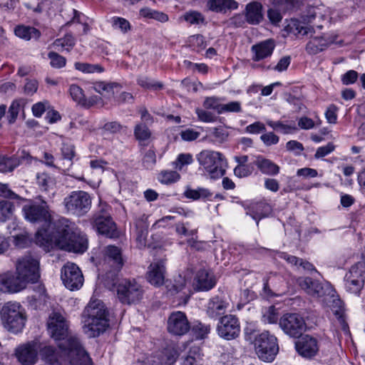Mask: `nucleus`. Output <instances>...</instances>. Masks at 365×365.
<instances>
[{"label":"nucleus","mask_w":365,"mask_h":365,"mask_svg":"<svg viewBox=\"0 0 365 365\" xmlns=\"http://www.w3.org/2000/svg\"><path fill=\"white\" fill-rule=\"evenodd\" d=\"M53 231H38L36 233V243L40 246L54 244L60 249L83 252L88 247L86 236L73 231V225L66 218L62 217L53 225Z\"/></svg>","instance_id":"f257e3e1"},{"label":"nucleus","mask_w":365,"mask_h":365,"mask_svg":"<svg viewBox=\"0 0 365 365\" xmlns=\"http://www.w3.org/2000/svg\"><path fill=\"white\" fill-rule=\"evenodd\" d=\"M297 282L307 294L314 298L324 297L325 302H331L329 307L335 315L339 326L345 333L349 332V326L344 317L343 302L336 296V291L329 282H320L309 277H299Z\"/></svg>","instance_id":"f03ea898"},{"label":"nucleus","mask_w":365,"mask_h":365,"mask_svg":"<svg viewBox=\"0 0 365 365\" xmlns=\"http://www.w3.org/2000/svg\"><path fill=\"white\" fill-rule=\"evenodd\" d=\"M83 331L89 338L97 337L109 326L108 311L99 299L90 301L82 314Z\"/></svg>","instance_id":"7ed1b4c3"},{"label":"nucleus","mask_w":365,"mask_h":365,"mask_svg":"<svg viewBox=\"0 0 365 365\" xmlns=\"http://www.w3.org/2000/svg\"><path fill=\"white\" fill-rule=\"evenodd\" d=\"M112 278L109 279L108 274L105 280V286L110 290L116 287L118 298L123 304H130L139 302L143 297L141 286L135 281L123 279L118 283L117 275L111 274Z\"/></svg>","instance_id":"20e7f679"},{"label":"nucleus","mask_w":365,"mask_h":365,"mask_svg":"<svg viewBox=\"0 0 365 365\" xmlns=\"http://www.w3.org/2000/svg\"><path fill=\"white\" fill-rule=\"evenodd\" d=\"M200 169L212 179L222 177L226 172L227 162L225 157L220 152L204 150L197 155Z\"/></svg>","instance_id":"39448f33"},{"label":"nucleus","mask_w":365,"mask_h":365,"mask_svg":"<svg viewBox=\"0 0 365 365\" xmlns=\"http://www.w3.org/2000/svg\"><path fill=\"white\" fill-rule=\"evenodd\" d=\"M0 317L4 327L15 334L22 331L26 322V311L18 302L6 303L1 309Z\"/></svg>","instance_id":"423d86ee"},{"label":"nucleus","mask_w":365,"mask_h":365,"mask_svg":"<svg viewBox=\"0 0 365 365\" xmlns=\"http://www.w3.org/2000/svg\"><path fill=\"white\" fill-rule=\"evenodd\" d=\"M22 211L25 219L28 221L33 223L43 222L48 226V229H41L37 232L38 231L43 232L44 230H47L48 232L53 231V222L51 223V215L46 201L42 200L40 204L31 202L25 205L22 208Z\"/></svg>","instance_id":"0eeeda50"},{"label":"nucleus","mask_w":365,"mask_h":365,"mask_svg":"<svg viewBox=\"0 0 365 365\" xmlns=\"http://www.w3.org/2000/svg\"><path fill=\"white\" fill-rule=\"evenodd\" d=\"M109 210V205L101 202L99 210L93 214L91 219V223L98 233L113 238L118 236V232L116 225L110 217Z\"/></svg>","instance_id":"6e6552de"},{"label":"nucleus","mask_w":365,"mask_h":365,"mask_svg":"<svg viewBox=\"0 0 365 365\" xmlns=\"http://www.w3.org/2000/svg\"><path fill=\"white\" fill-rule=\"evenodd\" d=\"M66 343L59 344L63 354L66 356L65 361L68 365H92L91 359L82 347L78 338H70Z\"/></svg>","instance_id":"1a4fd4ad"},{"label":"nucleus","mask_w":365,"mask_h":365,"mask_svg":"<svg viewBox=\"0 0 365 365\" xmlns=\"http://www.w3.org/2000/svg\"><path fill=\"white\" fill-rule=\"evenodd\" d=\"M67 212L81 217L86 214L91 207V198L86 192L73 191L63 200Z\"/></svg>","instance_id":"9d476101"},{"label":"nucleus","mask_w":365,"mask_h":365,"mask_svg":"<svg viewBox=\"0 0 365 365\" xmlns=\"http://www.w3.org/2000/svg\"><path fill=\"white\" fill-rule=\"evenodd\" d=\"M255 347L258 357L264 361L274 360L279 351L277 339L267 331L255 338Z\"/></svg>","instance_id":"9b49d317"},{"label":"nucleus","mask_w":365,"mask_h":365,"mask_svg":"<svg viewBox=\"0 0 365 365\" xmlns=\"http://www.w3.org/2000/svg\"><path fill=\"white\" fill-rule=\"evenodd\" d=\"M48 331L51 336L58 341V346L61 343H66L70 338H76L70 336L68 333V324L66 318L58 312H53L47 322Z\"/></svg>","instance_id":"f8f14e48"},{"label":"nucleus","mask_w":365,"mask_h":365,"mask_svg":"<svg viewBox=\"0 0 365 365\" xmlns=\"http://www.w3.org/2000/svg\"><path fill=\"white\" fill-rule=\"evenodd\" d=\"M347 292L359 295L365 284V262H359L352 265L344 277Z\"/></svg>","instance_id":"ddd939ff"},{"label":"nucleus","mask_w":365,"mask_h":365,"mask_svg":"<svg viewBox=\"0 0 365 365\" xmlns=\"http://www.w3.org/2000/svg\"><path fill=\"white\" fill-rule=\"evenodd\" d=\"M279 327L290 337H299L307 329L304 318L297 313H287L279 319Z\"/></svg>","instance_id":"4468645a"},{"label":"nucleus","mask_w":365,"mask_h":365,"mask_svg":"<svg viewBox=\"0 0 365 365\" xmlns=\"http://www.w3.org/2000/svg\"><path fill=\"white\" fill-rule=\"evenodd\" d=\"M16 274L29 283H35L40 278L39 262L31 255L19 258L16 263Z\"/></svg>","instance_id":"2eb2a0df"},{"label":"nucleus","mask_w":365,"mask_h":365,"mask_svg":"<svg viewBox=\"0 0 365 365\" xmlns=\"http://www.w3.org/2000/svg\"><path fill=\"white\" fill-rule=\"evenodd\" d=\"M40 342L33 340L20 344L15 349V356L22 365H34L38 360Z\"/></svg>","instance_id":"dca6fc26"},{"label":"nucleus","mask_w":365,"mask_h":365,"mask_svg":"<svg viewBox=\"0 0 365 365\" xmlns=\"http://www.w3.org/2000/svg\"><path fill=\"white\" fill-rule=\"evenodd\" d=\"M61 279L69 289H78L83 284V276L79 267L74 263H67L61 269Z\"/></svg>","instance_id":"f3484780"},{"label":"nucleus","mask_w":365,"mask_h":365,"mask_svg":"<svg viewBox=\"0 0 365 365\" xmlns=\"http://www.w3.org/2000/svg\"><path fill=\"white\" fill-rule=\"evenodd\" d=\"M217 333L220 337L231 340L238 336L240 326L238 319L232 314H227L220 318L217 325Z\"/></svg>","instance_id":"a211bd4d"},{"label":"nucleus","mask_w":365,"mask_h":365,"mask_svg":"<svg viewBox=\"0 0 365 365\" xmlns=\"http://www.w3.org/2000/svg\"><path fill=\"white\" fill-rule=\"evenodd\" d=\"M297 353L304 359H314L319 351L318 340L310 335H304L295 344Z\"/></svg>","instance_id":"6ab92c4d"},{"label":"nucleus","mask_w":365,"mask_h":365,"mask_svg":"<svg viewBox=\"0 0 365 365\" xmlns=\"http://www.w3.org/2000/svg\"><path fill=\"white\" fill-rule=\"evenodd\" d=\"M190 329V323L184 312L178 311L170 314L168 319V331L170 334L182 336Z\"/></svg>","instance_id":"aec40b11"},{"label":"nucleus","mask_w":365,"mask_h":365,"mask_svg":"<svg viewBox=\"0 0 365 365\" xmlns=\"http://www.w3.org/2000/svg\"><path fill=\"white\" fill-rule=\"evenodd\" d=\"M103 253V264L110 267L113 270V272L108 273L109 277L112 278L111 274H115V272H118L123 265L120 250L118 247L108 245L104 248Z\"/></svg>","instance_id":"412c9836"},{"label":"nucleus","mask_w":365,"mask_h":365,"mask_svg":"<svg viewBox=\"0 0 365 365\" xmlns=\"http://www.w3.org/2000/svg\"><path fill=\"white\" fill-rule=\"evenodd\" d=\"M165 267L163 261L151 263L148 267L147 279L153 285L161 286L165 281Z\"/></svg>","instance_id":"4be33fe9"},{"label":"nucleus","mask_w":365,"mask_h":365,"mask_svg":"<svg viewBox=\"0 0 365 365\" xmlns=\"http://www.w3.org/2000/svg\"><path fill=\"white\" fill-rule=\"evenodd\" d=\"M195 281V287L198 291H208L216 284L213 273L205 269H201L197 272Z\"/></svg>","instance_id":"5701e85b"},{"label":"nucleus","mask_w":365,"mask_h":365,"mask_svg":"<svg viewBox=\"0 0 365 365\" xmlns=\"http://www.w3.org/2000/svg\"><path fill=\"white\" fill-rule=\"evenodd\" d=\"M245 209L247 214L257 220V225L260 219L269 216L272 211V207L265 202H251Z\"/></svg>","instance_id":"b1692460"},{"label":"nucleus","mask_w":365,"mask_h":365,"mask_svg":"<svg viewBox=\"0 0 365 365\" xmlns=\"http://www.w3.org/2000/svg\"><path fill=\"white\" fill-rule=\"evenodd\" d=\"M1 284L9 292H18L26 288L29 282L18 274H7L1 279Z\"/></svg>","instance_id":"393cba45"},{"label":"nucleus","mask_w":365,"mask_h":365,"mask_svg":"<svg viewBox=\"0 0 365 365\" xmlns=\"http://www.w3.org/2000/svg\"><path fill=\"white\" fill-rule=\"evenodd\" d=\"M275 43L272 39L262 41L252 46L251 51L253 53L252 60L259 61L268 56H270L274 49Z\"/></svg>","instance_id":"a878e982"},{"label":"nucleus","mask_w":365,"mask_h":365,"mask_svg":"<svg viewBox=\"0 0 365 365\" xmlns=\"http://www.w3.org/2000/svg\"><path fill=\"white\" fill-rule=\"evenodd\" d=\"M246 21L252 25L259 24L263 19L262 5L261 3L253 1L247 4L245 10Z\"/></svg>","instance_id":"bb28decb"},{"label":"nucleus","mask_w":365,"mask_h":365,"mask_svg":"<svg viewBox=\"0 0 365 365\" xmlns=\"http://www.w3.org/2000/svg\"><path fill=\"white\" fill-rule=\"evenodd\" d=\"M58 348L61 350V354H59L53 346H40V348L38 349V352L41 359L51 365H55L56 364H58L60 362V360L65 361L66 356H64L62 349L60 347Z\"/></svg>","instance_id":"cd10ccee"},{"label":"nucleus","mask_w":365,"mask_h":365,"mask_svg":"<svg viewBox=\"0 0 365 365\" xmlns=\"http://www.w3.org/2000/svg\"><path fill=\"white\" fill-rule=\"evenodd\" d=\"M335 42V37L325 38L322 36L314 37L307 43L306 51L309 54L315 55L325 50L330 44Z\"/></svg>","instance_id":"c85d7f7f"},{"label":"nucleus","mask_w":365,"mask_h":365,"mask_svg":"<svg viewBox=\"0 0 365 365\" xmlns=\"http://www.w3.org/2000/svg\"><path fill=\"white\" fill-rule=\"evenodd\" d=\"M206 6L211 11L225 14L237 9L239 4L235 0H207Z\"/></svg>","instance_id":"c756f323"},{"label":"nucleus","mask_w":365,"mask_h":365,"mask_svg":"<svg viewBox=\"0 0 365 365\" xmlns=\"http://www.w3.org/2000/svg\"><path fill=\"white\" fill-rule=\"evenodd\" d=\"M228 304L218 296L211 298L207 305V314L211 318H217L225 313Z\"/></svg>","instance_id":"7c9ffc66"},{"label":"nucleus","mask_w":365,"mask_h":365,"mask_svg":"<svg viewBox=\"0 0 365 365\" xmlns=\"http://www.w3.org/2000/svg\"><path fill=\"white\" fill-rule=\"evenodd\" d=\"M254 164L265 175H276L279 172V167L277 164L262 155L256 157Z\"/></svg>","instance_id":"2f4dec72"},{"label":"nucleus","mask_w":365,"mask_h":365,"mask_svg":"<svg viewBox=\"0 0 365 365\" xmlns=\"http://www.w3.org/2000/svg\"><path fill=\"white\" fill-rule=\"evenodd\" d=\"M92 88L101 96L110 97L114 95L115 90L119 91L122 86L116 82L96 81Z\"/></svg>","instance_id":"473e14b6"},{"label":"nucleus","mask_w":365,"mask_h":365,"mask_svg":"<svg viewBox=\"0 0 365 365\" xmlns=\"http://www.w3.org/2000/svg\"><path fill=\"white\" fill-rule=\"evenodd\" d=\"M202 355L198 346H192L180 358V365H201Z\"/></svg>","instance_id":"72a5a7b5"},{"label":"nucleus","mask_w":365,"mask_h":365,"mask_svg":"<svg viewBox=\"0 0 365 365\" xmlns=\"http://www.w3.org/2000/svg\"><path fill=\"white\" fill-rule=\"evenodd\" d=\"M133 133L139 144L144 145L147 144L152 135V133L148 125L143 123H139L135 125Z\"/></svg>","instance_id":"f704fd0d"},{"label":"nucleus","mask_w":365,"mask_h":365,"mask_svg":"<svg viewBox=\"0 0 365 365\" xmlns=\"http://www.w3.org/2000/svg\"><path fill=\"white\" fill-rule=\"evenodd\" d=\"M14 32L16 36L26 40L37 39L41 35L40 31L36 28L25 26H16Z\"/></svg>","instance_id":"c9c22d12"},{"label":"nucleus","mask_w":365,"mask_h":365,"mask_svg":"<svg viewBox=\"0 0 365 365\" xmlns=\"http://www.w3.org/2000/svg\"><path fill=\"white\" fill-rule=\"evenodd\" d=\"M19 164L20 160L15 155L11 157L0 155V172L1 173L11 172Z\"/></svg>","instance_id":"e433bc0d"},{"label":"nucleus","mask_w":365,"mask_h":365,"mask_svg":"<svg viewBox=\"0 0 365 365\" xmlns=\"http://www.w3.org/2000/svg\"><path fill=\"white\" fill-rule=\"evenodd\" d=\"M267 124L274 130H279L283 134L293 133L298 130L294 122L290 124H285L282 121H273L267 120Z\"/></svg>","instance_id":"4c0bfd02"},{"label":"nucleus","mask_w":365,"mask_h":365,"mask_svg":"<svg viewBox=\"0 0 365 365\" xmlns=\"http://www.w3.org/2000/svg\"><path fill=\"white\" fill-rule=\"evenodd\" d=\"M76 41L71 34H66L63 38L56 39L53 45L58 51H70L75 46Z\"/></svg>","instance_id":"58836bf2"},{"label":"nucleus","mask_w":365,"mask_h":365,"mask_svg":"<svg viewBox=\"0 0 365 365\" xmlns=\"http://www.w3.org/2000/svg\"><path fill=\"white\" fill-rule=\"evenodd\" d=\"M159 354L163 365L173 364L178 356V351L173 346H168Z\"/></svg>","instance_id":"ea45409f"},{"label":"nucleus","mask_w":365,"mask_h":365,"mask_svg":"<svg viewBox=\"0 0 365 365\" xmlns=\"http://www.w3.org/2000/svg\"><path fill=\"white\" fill-rule=\"evenodd\" d=\"M76 70L81 71L84 73H103L104 71L103 67L101 64H91L88 63L76 62L74 64Z\"/></svg>","instance_id":"a19ab883"},{"label":"nucleus","mask_w":365,"mask_h":365,"mask_svg":"<svg viewBox=\"0 0 365 365\" xmlns=\"http://www.w3.org/2000/svg\"><path fill=\"white\" fill-rule=\"evenodd\" d=\"M184 195L188 199L197 200L201 198H207L210 197L212 194L207 189L203 187H198L196 190L187 187L184 192Z\"/></svg>","instance_id":"79ce46f5"},{"label":"nucleus","mask_w":365,"mask_h":365,"mask_svg":"<svg viewBox=\"0 0 365 365\" xmlns=\"http://www.w3.org/2000/svg\"><path fill=\"white\" fill-rule=\"evenodd\" d=\"M37 184L42 191L47 192L53 188L54 180L46 173H38L36 175Z\"/></svg>","instance_id":"37998d69"},{"label":"nucleus","mask_w":365,"mask_h":365,"mask_svg":"<svg viewBox=\"0 0 365 365\" xmlns=\"http://www.w3.org/2000/svg\"><path fill=\"white\" fill-rule=\"evenodd\" d=\"M138 84L145 89L158 91L163 88V83L156 81L145 76H140L138 78Z\"/></svg>","instance_id":"c03bdc74"},{"label":"nucleus","mask_w":365,"mask_h":365,"mask_svg":"<svg viewBox=\"0 0 365 365\" xmlns=\"http://www.w3.org/2000/svg\"><path fill=\"white\" fill-rule=\"evenodd\" d=\"M279 313L274 306H269L262 310V319L267 324H275L278 320Z\"/></svg>","instance_id":"a18cd8bd"},{"label":"nucleus","mask_w":365,"mask_h":365,"mask_svg":"<svg viewBox=\"0 0 365 365\" xmlns=\"http://www.w3.org/2000/svg\"><path fill=\"white\" fill-rule=\"evenodd\" d=\"M180 178V174L174 170H163L159 174V181L165 185L174 183Z\"/></svg>","instance_id":"49530a36"},{"label":"nucleus","mask_w":365,"mask_h":365,"mask_svg":"<svg viewBox=\"0 0 365 365\" xmlns=\"http://www.w3.org/2000/svg\"><path fill=\"white\" fill-rule=\"evenodd\" d=\"M188 43L192 49L197 52H200L207 46L206 41L202 35L197 34L189 37Z\"/></svg>","instance_id":"de8ad7c7"},{"label":"nucleus","mask_w":365,"mask_h":365,"mask_svg":"<svg viewBox=\"0 0 365 365\" xmlns=\"http://www.w3.org/2000/svg\"><path fill=\"white\" fill-rule=\"evenodd\" d=\"M193 334L197 339H205L210 331V326L197 322L191 329Z\"/></svg>","instance_id":"09e8293b"},{"label":"nucleus","mask_w":365,"mask_h":365,"mask_svg":"<svg viewBox=\"0 0 365 365\" xmlns=\"http://www.w3.org/2000/svg\"><path fill=\"white\" fill-rule=\"evenodd\" d=\"M193 162L192 155L190 153H181L178 155L176 160L173 163V168L181 170L185 165H190Z\"/></svg>","instance_id":"8fccbe9b"},{"label":"nucleus","mask_w":365,"mask_h":365,"mask_svg":"<svg viewBox=\"0 0 365 365\" xmlns=\"http://www.w3.org/2000/svg\"><path fill=\"white\" fill-rule=\"evenodd\" d=\"M14 205L8 201L0 202V222H5L12 217Z\"/></svg>","instance_id":"3c124183"},{"label":"nucleus","mask_w":365,"mask_h":365,"mask_svg":"<svg viewBox=\"0 0 365 365\" xmlns=\"http://www.w3.org/2000/svg\"><path fill=\"white\" fill-rule=\"evenodd\" d=\"M69 93L72 99L82 106L86 96L83 90L76 84H71L69 87Z\"/></svg>","instance_id":"603ef678"},{"label":"nucleus","mask_w":365,"mask_h":365,"mask_svg":"<svg viewBox=\"0 0 365 365\" xmlns=\"http://www.w3.org/2000/svg\"><path fill=\"white\" fill-rule=\"evenodd\" d=\"M222 98L216 96L206 97L203 102V107L205 109L215 110L218 114L222 108Z\"/></svg>","instance_id":"864d4df0"},{"label":"nucleus","mask_w":365,"mask_h":365,"mask_svg":"<svg viewBox=\"0 0 365 365\" xmlns=\"http://www.w3.org/2000/svg\"><path fill=\"white\" fill-rule=\"evenodd\" d=\"M143 165L146 169H152L156 163V155L153 149L150 148L145 151L143 160Z\"/></svg>","instance_id":"5fc2aeb1"},{"label":"nucleus","mask_w":365,"mask_h":365,"mask_svg":"<svg viewBox=\"0 0 365 365\" xmlns=\"http://www.w3.org/2000/svg\"><path fill=\"white\" fill-rule=\"evenodd\" d=\"M254 171L252 165H237L234 168V174L239 178H247L252 175Z\"/></svg>","instance_id":"6e6d98bb"},{"label":"nucleus","mask_w":365,"mask_h":365,"mask_svg":"<svg viewBox=\"0 0 365 365\" xmlns=\"http://www.w3.org/2000/svg\"><path fill=\"white\" fill-rule=\"evenodd\" d=\"M127 129L126 126L120 124L117 121L108 122L103 125V130L110 133H125Z\"/></svg>","instance_id":"4d7b16f0"},{"label":"nucleus","mask_w":365,"mask_h":365,"mask_svg":"<svg viewBox=\"0 0 365 365\" xmlns=\"http://www.w3.org/2000/svg\"><path fill=\"white\" fill-rule=\"evenodd\" d=\"M183 19L190 24H200L204 23V16L198 11L187 12L183 16Z\"/></svg>","instance_id":"13d9d810"},{"label":"nucleus","mask_w":365,"mask_h":365,"mask_svg":"<svg viewBox=\"0 0 365 365\" xmlns=\"http://www.w3.org/2000/svg\"><path fill=\"white\" fill-rule=\"evenodd\" d=\"M51 60V66L53 68H61L66 66V58L56 52H49L48 54Z\"/></svg>","instance_id":"bf43d9fd"},{"label":"nucleus","mask_w":365,"mask_h":365,"mask_svg":"<svg viewBox=\"0 0 365 365\" xmlns=\"http://www.w3.org/2000/svg\"><path fill=\"white\" fill-rule=\"evenodd\" d=\"M195 112L200 120L205 123H212L216 121L217 117L211 112L201 109L196 108Z\"/></svg>","instance_id":"052dcab7"},{"label":"nucleus","mask_w":365,"mask_h":365,"mask_svg":"<svg viewBox=\"0 0 365 365\" xmlns=\"http://www.w3.org/2000/svg\"><path fill=\"white\" fill-rule=\"evenodd\" d=\"M20 110V103L18 101H13L11 104L8 114H7V118L9 123L12 124L15 122Z\"/></svg>","instance_id":"680f3d73"},{"label":"nucleus","mask_w":365,"mask_h":365,"mask_svg":"<svg viewBox=\"0 0 365 365\" xmlns=\"http://www.w3.org/2000/svg\"><path fill=\"white\" fill-rule=\"evenodd\" d=\"M241 111V103L238 101H232L227 104L222 103L221 110L220 114L224 113H239Z\"/></svg>","instance_id":"e2e57ef3"},{"label":"nucleus","mask_w":365,"mask_h":365,"mask_svg":"<svg viewBox=\"0 0 365 365\" xmlns=\"http://www.w3.org/2000/svg\"><path fill=\"white\" fill-rule=\"evenodd\" d=\"M137 227V237L136 241L138 243L140 247L145 246L146 237L148 235V225H143L140 228L138 225Z\"/></svg>","instance_id":"0e129e2a"},{"label":"nucleus","mask_w":365,"mask_h":365,"mask_svg":"<svg viewBox=\"0 0 365 365\" xmlns=\"http://www.w3.org/2000/svg\"><path fill=\"white\" fill-rule=\"evenodd\" d=\"M113 26L117 27L123 33H126L130 29V24L128 21L121 17L112 18Z\"/></svg>","instance_id":"69168bd1"},{"label":"nucleus","mask_w":365,"mask_h":365,"mask_svg":"<svg viewBox=\"0 0 365 365\" xmlns=\"http://www.w3.org/2000/svg\"><path fill=\"white\" fill-rule=\"evenodd\" d=\"M38 83L36 79H26L24 92L27 96H33L38 90Z\"/></svg>","instance_id":"338daca9"},{"label":"nucleus","mask_w":365,"mask_h":365,"mask_svg":"<svg viewBox=\"0 0 365 365\" xmlns=\"http://www.w3.org/2000/svg\"><path fill=\"white\" fill-rule=\"evenodd\" d=\"M180 135L183 140L192 141L200 136V133L192 128H187L182 130Z\"/></svg>","instance_id":"774afa93"}]
</instances>
